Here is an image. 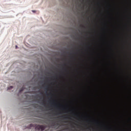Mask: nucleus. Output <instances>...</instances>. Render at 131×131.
Instances as JSON below:
<instances>
[{
	"label": "nucleus",
	"instance_id": "f257e3e1",
	"mask_svg": "<svg viewBox=\"0 0 131 131\" xmlns=\"http://www.w3.org/2000/svg\"><path fill=\"white\" fill-rule=\"evenodd\" d=\"M45 123L49 127H58L59 125L58 122L51 118L46 119L45 121Z\"/></svg>",
	"mask_w": 131,
	"mask_h": 131
},
{
	"label": "nucleus",
	"instance_id": "f03ea898",
	"mask_svg": "<svg viewBox=\"0 0 131 131\" xmlns=\"http://www.w3.org/2000/svg\"><path fill=\"white\" fill-rule=\"evenodd\" d=\"M49 104H50L51 107H53V108H55L56 110H58V111H60L61 110V107L57 104V102H56V101H55V99H52L51 100V101H48Z\"/></svg>",
	"mask_w": 131,
	"mask_h": 131
},
{
	"label": "nucleus",
	"instance_id": "7ed1b4c3",
	"mask_svg": "<svg viewBox=\"0 0 131 131\" xmlns=\"http://www.w3.org/2000/svg\"><path fill=\"white\" fill-rule=\"evenodd\" d=\"M59 106H61V108L64 110V109H69V106H68V104L67 105H65V107H64V105L59 104Z\"/></svg>",
	"mask_w": 131,
	"mask_h": 131
},
{
	"label": "nucleus",
	"instance_id": "20e7f679",
	"mask_svg": "<svg viewBox=\"0 0 131 131\" xmlns=\"http://www.w3.org/2000/svg\"><path fill=\"white\" fill-rule=\"evenodd\" d=\"M39 128L41 129V130H45V129L46 128V126L41 125L39 126Z\"/></svg>",
	"mask_w": 131,
	"mask_h": 131
},
{
	"label": "nucleus",
	"instance_id": "39448f33",
	"mask_svg": "<svg viewBox=\"0 0 131 131\" xmlns=\"http://www.w3.org/2000/svg\"><path fill=\"white\" fill-rule=\"evenodd\" d=\"M71 113H72V114H73V115H74V116H76L77 117H78V115H77V114H76V113H74V110H71Z\"/></svg>",
	"mask_w": 131,
	"mask_h": 131
},
{
	"label": "nucleus",
	"instance_id": "423d86ee",
	"mask_svg": "<svg viewBox=\"0 0 131 131\" xmlns=\"http://www.w3.org/2000/svg\"><path fill=\"white\" fill-rule=\"evenodd\" d=\"M49 88H50V86L49 85H47L44 86L45 91H49Z\"/></svg>",
	"mask_w": 131,
	"mask_h": 131
},
{
	"label": "nucleus",
	"instance_id": "0eeeda50",
	"mask_svg": "<svg viewBox=\"0 0 131 131\" xmlns=\"http://www.w3.org/2000/svg\"><path fill=\"white\" fill-rule=\"evenodd\" d=\"M94 122L96 124H97V125H99V124H100L99 122H98V121L97 120L94 119Z\"/></svg>",
	"mask_w": 131,
	"mask_h": 131
},
{
	"label": "nucleus",
	"instance_id": "6e6552de",
	"mask_svg": "<svg viewBox=\"0 0 131 131\" xmlns=\"http://www.w3.org/2000/svg\"><path fill=\"white\" fill-rule=\"evenodd\" d=\"M41 84H46V83H45V78H43V80L41 81Z\"/></svg>",
	"mask_w": 131,
	"mask_h": 131
},
{
	"label": "nucleus",
	"instance_id": "1a4fd4ad",
	"mask_svg": "<svg viewBox=\"0 0 131 131\" xmlns=\"http://www.w3.org/2000/svg\"><path fill=\"white\" fill-rule=\"evenodd\" d=\"M45 94L46 96H47V97H49V96H50V94L48 93V91H45Z\"/></svg>",
	"mask_w": 131,
	"mask_h": 131
},
{
	"label": "nucleus",
	"instance_id": "9d476101",
	"mask_svg": "<svg viewBox=\"0 0 131 131\" xmlns=\"http://www.w3.org/2000/svg\"><path fill=\"white\" fill-rule=\"evenodd\" d=\"M66 66V64H64V67L63 68V69L65 70V71H67V68H66V67H65Z\"/></svg>",
	"mask_w": 131,
	"mask_h": 131
},
{
	"label": "nucleus",
	"instance_id": "9b49d317",
	"mask_svg": "<svg viewBox=\"0 0 131 131\" xmlns=\"http://www.w3.org/2000/svg\"><path fill=\"white\" fill-rule=\"evenodd\" d=\"M13 89V86H10L8 88L7 90H12Z\"/></svg>",
	"mask_w": 131,
	"mask_h": 131
},
{
	"label": "nucleus",
	"instance_id": "f8f14e48",
	"mask_svg": "<svg viewBox=\"0 0 131 131\" xmlns=\"http://www.w3.org/2000/svg\"><path fill=\"white\" fill-rule=\"evenodd\" d=\"M23 91H24V88H21V89L19 90V92L21 93V92H23Z\"/></svg>",
	"mask_w": 131,
	"mask_h": 131
},
{
	"label": "nucleus",
	"instance_id": "ddd939ff",
	"mask_svg": "<svg viewBox=\"0 0 131 131\" xmlns=\"http://www.w3.org/2000/svg\"><path fill=\"white\" fill-rule=\"evenodd\" d=\"M49 101H51L52 100V99H53V97L51 96V97H49Z\"/></svg>",
	"mask_w": 131,
	"mask_h": 131
},
{
	"label": "nucleus",
	"instance_id": "4468645a",
	"mask_svg": "<svg viewBox=\"0 0 131 131\" xmlns=\"http://www.w3.org/2000/svg\"><path fill=\"white\" fill-rule=\"evenodd\" d=\"M62 114V113L57 112V115H61Z\"/></svg>",
	"mask_w": 131,
	"mask_h": 131
},
{
	"label": "nucleus",
	"instance_id": "2eb2a0df",
	"mask_svg": "<svg viewBox=\"0 0 131 131\" xmlns=\"http://www.w3.org/2000/svg\"><path fill=\"white\" fill-rule=\"evenodd\" d=\"M63 117H64V118H66V119H68V117H66L65 116H63Z\"/></svg>",
	"mask_w": 131,
	"mask_h": 131
},
{
	"label": "nucleus",
	"instance_id": "dca6fc26",
	"mask_svg": "<svg viewBox=\"0 0 131 131\" xmlns=\"http://www.w3.org/2000/svg\"><path fill=\"white\" fill-rule=\"evenodd\" d=\"M39 95H43V94L42 92H40V93H39Z\"/></svg>",
	"mask_w": 131,
	"mask_h": 131
},
{
	"label": "nucleus",
	"instance_id": "f3484780",
	"mask_svg": "<svg viewBox=\"0 0 131 131\" xmlns=\"http://www.w3.org/2000/svg\"><path fill=\"white\" fill-rule=\"evenodd\" d=\"M40 100H43V97L42 98H40Z\"/></svg>",
	"mask_w": 131,
	"mask_h": 131
},
{
	"label": "nucleus",
	"instance_id": "a211bd4d",
	"mask_svg": "<svg viewBox=\"0 0 131 131\" xmlns=\"http://www.w3.org/2000/svg\"><path fill=\"white\" fill-rule=\"evenodd\" d=\"M30 125L31 127L33 126V124H31Z\"/></svg>",
	"mask_w": 131,
	"mask_h": 131
},
{
	"label": "nucleus",
	"instance_id": "6ab92c4d",
	"mask_svg": "<svg viewBox=\"0 0 131 131\" xmlns=\"http://www.w3.org/2000/svg\"><path fill=\"white\" fill-rule=\"evenodd\" d=\"M85 119H88V117H87V116H85Z\"/></svg>",
	"mask_w": 131,
	"mask_h": 131
},
{
	"label": "nucleus",
	"instance_id": "aec40b11",
	"mask_svg": "<svg viewBox=\"0 0 131 131\" xmlns=\"http://www.w3.org/2000/svg\"><path fill=\"white\" fill-rule=\"evenodd\" d=\"M15 48H16V49H17V48H18V46H15Z\"/></svg>",
	"mask_w": 131,
	"mask_h": 131
},
{
	"label": "nucleus",
	"instance_id": "412c9836",
	"mask_svg": "<svg viewBox=\"0 0 131 131\" xmlns=\"http://www.w3.org/2000/svg\"><path fill=\"white\" fill-rule=\"evenodd\" d=\"M32 12L34 13L35 12V10H33Z\"/></svg>",
	"mask_w": 131,
	"mask_h": 131
},
{
	"label": "nucleus",
	"instance_id": "4be33fe9",
	"mask_svg": "<svg viewBox=\"0 0 131 131\" xmlns=\"http://www.w3.org/2000/svg\"><path fill=\"white\" fill-rule=\"evenodd\" d=\"M55 77H56V78H58V76H56Z\"/></svg>",
	"mask_w": 131,
	"mask_h": 131
},
{
	"label": "nucleus",
	"instance_id": "5701e85b",
	"mask_svg": "<svg viewBox=\"0 0 131 131\" xmlns=\"http://www.w3.org/2000/svg\"><path fill=\"white\" fill-rule=\"evenodd\" d=\"M87 121H90V119H88V120H87Z\"/></svg>",
	"mask_w": 131,
	"mask_h": 131
},
{
	"label": "nucleus",
	"instance_id": "b1692460",
	"mask_svg": "<svg viewBox=\"0 0 131 131\" xmlns=\"http://www.w3.org/2000/svg\"><path fill=\"white\" fill-rule=\"evenodd\" d=\"M42 105H43V102L42 103Z\"/></svg>",
	"mask_w": 131,
	"mask_h": 131
},
{
	"label": "nucleus",
	"instance_id": "393cba45",
	"mask_svg": "<svg viewBox=\"0 0 131 131\" xmlns=\"http://www.w3.org/2000/svg\"><path fill=\"white\" fill-rule=\"evenodd\" d=\"M104 126H105V127H106V125H104Z\"/></svg>",
	"mask_w": 131,
	"mask_h": 131
},
{
	"label": "nucleus",
	"instance_id": "a878e982",
	"mask_svg": "<svg viewBox=\"0 0 131 131\" xmlns=\"http://www.w3.org/2000/svg\"><path fill=\"white\" fill-rule=\"evenodd\" d=\"M38 103H40V101H38Z\"/></svg>",
	"mask_w": 131,
	"mask_h": 131
},
{
	"label": "nucleus",
	"instance_id": "bb28decb",
	"mask_svg": "<svg viewBox=\"0 0 131 131\" xmlns=\"http://www.w3.org/2000/svg\"><path fill=\"white\" fill-rule=\"evenodd\" d=\"M50 95H52V93H50Z\"/></svg>",
	"mask_w": 131,
	"mask_h": 131
}]
</instances>
